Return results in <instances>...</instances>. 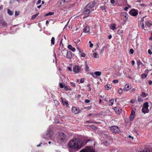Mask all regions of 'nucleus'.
<instances>
[{"mask_svg":"<svg viewBox=\"0 0 152 152\" xmlns=\"http://www.w3.org/2000/svg\"><path fill=\"white\" fill-rule=\"evenodd\" d=\"M142 113L145 114L146 113H148L149 112V110L148 108H145L142 107Z\"/></svg>","mask_w":152,"mask_h":152,"instance_id":"nucleus-17","label":"nucleus"},{"mask_svg":"<svg viewBox=\"0 0 152 152\" xmlns=\"http://www.w3.org/2000/svg\"><path fill=\"white\" fill-rule=\"evenodd\" d=\"M101 74V72L99 71H96L94 73H93L91 75L93 77L96 78L97 77L100 76Z\"/></svg>","mask_w":152,"mask_h":152,"instance_id":"nucleus-11","label":"nucleus"},{"mask_svg":"<svg viewBox=\"0 0 152 152\" xmlns=\"http://www.w3.org/2000/svg\"><path fill=\"white\" fill-rule=\"evenodd\" d=\"M72 53L70 51L67 52L66 54L67 58H70L72 57Z\"/></svg>","mask_w":152,"mask_h":152,"instance_id":"nucleus-18","label":"nucleus"},{"mask_svg":"<svg viewBox=\"0 0 152 152\" xmlns=\"http://www.w3.org/2000/svg\"><path fill=\"white\" fill-rule=\"evenodd\" d=\"M113 109L115 113L117 114H119L122 112V109L118 107H114Z\"/></svg>","mask_w":152,"mask_h":152,"instance_id":"nucleus-13","label":"nucleus"},{"mask_svg":"<svg viewBox=\"0 0 152 152\" xmlns=\"http://www.w3.org/2000/svg\"><path fill=\"white\" fill-rule=\"evenodd\" d=\"M71 0H64L65 2H68L70 1Z\"/></svg>","mask_w":152,"mask_h":152,"instance_id":"nucleus-63","label":"nucleus"},{"mask_svg":"<svg viewBox=\"0 0 152 152\" xmlns=\"http://www.w3.org/2000/svg\"><path fill=\"white\" fill-rule=\"evenodd\" d=\"M90 10L89 9H86V10L84 11L83 12V14H87L90 12Z\"/></svg>","mask_w":152,"mask_h":152,"instance_id":"nucleus-25","label":"nucleus"},{"mask_svg":"<svg viewBox=\"0 0 152 152\" xmlns=\"http://www.w3.org/2000/svg\"><path fill=\"white\" fill-rule=\"evenodd\" d=\"M53 135V132L51 130H49V131H48L46 135L44 137V138L45 139H52V137Z\"/></svg>","mask_w":152,"mask_h":152,"instance_id":"nucleus-5","label":"nucleus"},{"mask_svg":"<svg viewBox=\"0 0 152 152\" xmlns=\"http://www.w3.org/2000/svg\"><path fill=\"white\" fill-rule=\"evenodd\" d=\"M77 49L78 50V51H79V52L80 53H81V50L78 47H77Z\"/></svg>","mask_w":152,"mask_h":152,"instance_id":"nucleus-55","label":"nucleus"},{"mask_svg":"<svg viewBox=\"0 0 152 152\" xmlns=\"http://www.w3.org/2000/svg\"><path fill=\"white\" fill-rule=\"evenodd\" d=\"M147 76V75L146 74H142L141 75V77L142 78L145 79V78Z\"/></svg>","mask_w":152,"mask_h":152,"instance_id":"nucleus-35","label":"nucleus"},{"mask_svg":"<svg viewBox=\"0 0 152 152\" xmlns=\"http://www.w3.org/2000/svg\"><path fill=\"white\" fill-rule=\"evenodd\" d=\"M131 88V87L129 84H126L124 88V90L126 91H129Z\"/></svg>","mask_w":152,"mask_h":152,"instance_id":"nucleus-16","label":"nucleus"},{"mask_svg":"<svg viewBox=\"0 0 152 152\" xmlns=\"http://www.w3.org/2000/svg\"><path fill=\"white\" fill-rule=\"evenodd\" d=\"M148 83L150 85L152 84V81L151 80H149L148 82Z\"/></svg>","mask_w":152,"mask_h":152,"instance_id":"nucleus-59","label":"nucleus"},{"mask_svg":"<svg viewBox=\"0 0 152 152\" xmlns=\"http://www.w3.org/2000/svg\"><path fill=\"white\" fill-rule=\"evenodd\" d=\"M90 31V28L89 26H87L83 29V32L85 33H88Z\"/></svg>","mask_w":152,"mask_h":152,"instance_id":"nucleus-19","label":"nucleus"},{"mask_svg":"<svg viewBox=\"0 0 152 152\" xmlns=\"http://www.w3.org/2000/svg\"><path fill=\"white\" fill-rule=\"evenodd\" d=\"M145 26H144V25L143 23H142L141 26L142 28L144 29L145 30H146V28H145L146 26L148 27H150L151 25V21L150 20H147L146 21H145Z\"/></svg>","mask_w":152,"mask_h":152,"instance_id":"nucleus-7","label":"nucleus"},{"mask_svg":"<svg viewBox=\"0 0 152 152\" xmlns=\"http://www.w3.org/2000/svg\"><path fill=\"white\" fill-rule=\"evenodd\" d=\"M114 102V100L113 99H112L109 101V105H112L113 104Z\"/></svg>","mask_w":152,"mask_h":152,"instance_id":"nucleus-26","label":"nucleus"},{"mask_svg":"<svg viewBox=\"0 0 152 152\" xmlns=\"http://www.w3.org/2000/svg\"><path fill=\"white\" fill-rule=\"evenodd\" d=\"M95 4V3L93 2H90L86 6V9H89L90 10H92L93 11L94 10V7Z\"/></svg>","mask_w":152,"mask_h":152,"instance_id":"nucleus-8","label":"nucleus"},{"mask_svg":"<svg viewBox=\"0 0 152 152\" xmlns=\"http://www.w3.org/2000/svg\"><path fill=\"white\" fill-rule=\"evenodd\" d=\"M135 112L133 110H132L131 114L130 116V119L131 121H132L134 117Z\"/></svg>","mask_w":152,"mask_h":152,"instance_id":"nucleus-15","label":"nucleus"},{"mask_svg":"<svg viewBox=\"0 0 152 152\" xmlns=\"http://www.w3.org/2000/svg\"><path fill=\"white\" fill-rule=\"evenodd\" d=\"M59 141L63 143L65 142L66 140V135L63 132H61L59 134Z\"/></svg>","mask_w":152,"mask_h":152,"instance_id":"nucleus-3","label":"nucleus"},{"mask_svg":"<svg viewBox=\"0 0 152 152\" xmlns=\"http://www.w3.org/2000/svg\"><path fill=\"white\" fill-rule=\"evenodd\" d=\"M39 14V13H37L36 14H35L33 15L31 18V19H34Z\"/></svg>","mask_w":152,"mask_h":152,"instance_id":"nucleus-32","label":"nucleus"},{"mask_svg":"<svg viewBox=\"0 0 152 152\" xmlns=\"http://www.w3.org/2000/svg\"><path fill=\"white\" fill-rule=\"evenodd\" d=\"M54 14V13L53 12H48V13H47L45 15V16H48L49 15H53Z\"/></svg>","mask_w":152,"mask_h":152,"instance_id":"nucleus-27","label":"nucleus"},{"mask_svg":"<svg viewBox=\"0 0 152 152\" xmlns=\"http://www.w3.org/2000/svg\"><path fill=\"white\" fill-rule=\"evenodd\" d=\"M59 85L60 87L61 88H63L64 87L63 84L62 83H60L59 84Z\"/></svg>","mask_w":152,"mask_h":152,"instance_id":"nucleus-40","label":"nucleus"},{"mask_svg":"<svg viewBox=\"0 0 152 152\" xmlns=\"http://www.w3.org/2000/svg\"><path fill=\"white\" fill-rule=\"evenodd\" d=\"M49 21L48 20H47L46 22V25L47 26L48 24V23H49Z\"/></svg>","mask_w":152,"mask_h":152,"instance_id":"nucleus-56","label":"nucleus"},{"mask_svg":"<svg viewBox=\"0 0 152 152\" xmlns=\"http://www.w3.org/2000/svg\"><path fill=\"white\" fill-rule=\"evenodd\" d=\"M110 27L112 30H114L116 28L115 24L114 23L111 24L110 26Z\"/></svg>","mask_w":152,"mask_h":152,"instance_id":"nucleus-20","label":"nucleus"},{"mask_svg":"<svg viewBox=\"0 0 152 152\" xmlns=\"http://www.w3.org/2000/svg\"><path fill=\"white\" fill-rule=\"evenodd\" d=\"M115 0H110V2L112 4H113L115 3Z\"/></svg>","mask_w":152,"mask_h":152,"instance_id":"nucleus-52","label":"nucleus"},{"mask_svg":"<svg viewBox=\"0 0 152 152\" xmlns=\"http://www.w3.org/2000/svg\"><path fill=\"white\" fill-rule=\"evenodd\" d=\"M111 38H112V36L111 35H109V36L108 37V39H110Z\"/></svg>","mask_w":152,"mask_h":152,"instance_id":"nucleus-64","label":"nucleus"},{"mask_svg":"<svg viewBox=\"0 0 152 152\" xmlns=\"http://www.w3.org/2000/svg\"><path fill=\"white\" fill-rule=\"evenodd\" d=\"M90 102V101L88 99H86L85 100V102L86 103H88Z\"/></svg>","mask_w":152,"mask_h":152,"instance_id":"nucleus-49","label":"nucleus"},{"mask_svg":"<svg viewBox=\"0 0 152 152\" xmlns=\"http://www.w3.org/2000/svg\"><path fill=\"white\" fill-rule=\"evenodd\" d=\"M118 80H114L113 81V82L114 83H118Z\"/></svg>","mask_w":152,"mask_h":152,"instance_id":"nucleus-48","label":"nucleus"},{"mask_svg":"<svg viewBox=\"0 0 152 152\" xmlns=\"http://www.w3.org/2000/svg\"><path fill=\"white\" fill-rule=\"evenodd\" d=\"M110 129L112 132L114 133H118L120 132V130L118 127L116 126H113L110 127Z\"/></svg>","mask_w":152,"mask_h":152,"instance_id":"nucleus-6","label":"nucleus"},{"mask_svg":"<svg viewBox=\"0 0 152 152\" xmlns=\"http://www.w3.org/2000/svg\"><path fill=\"white\" fill-rule=\"evenodd\" d=\"M69 20H68V22H67V23L66 24V25L64 27V28H66V27H67V24H68V23H69Z\"/></svg>","mask_w":152,"mask_h":152,"instance_id":"nucleus-62","label":"nucleus"},{"mask_svg":"<svg viewBox=\"0 0 152 152\" xmlns=\"http://www.w3.org/2000/svg\"><path fill=\"white\" fill-rule=\"evenodd\" d=\"M73 70L75 73H77L80 71V68L77 65L73 67Z\"/></svg>","mask_w":152,"mask_h":152,"instance_id":"nucleus-10","label":"nucleus"},{"mask_svg":"<svg viewBox=\"0 0 152 152\" xmlns=\"http://www.w3.org/2000/svg\"><path fill=\"white\" fill-rule=\"evenodd\" d=\"M89 43H90V48H92L93 46V45L92 44L90 41L89 42Z\"/></svg>","mask_w":152,"mask_h":152,"instance_id":"nucleus-42","label":"nucleus"},{"mask_svg":"<svg viewBox=\"0 0 152 152\" xmlns=\"http://www.w3.org/2000/svg\"><path fill=\"white\" fill-rule=\"evenodd\" d=\"M80 56L81 57H84L86 56V55L84 53H82L80 54Z\"/></svg>","mask_w":152,"mask_h":152,"instance_id":"nucleus-41","label":"nucleus"},{"mask_svg":"<svg viewBox=\"0 0 152 152\" xmlns=\"http://www.w3.org/2000/svg\"><path fill=\"white\" fill-rule=\"evenodd\" d=\"M54 121H55L54 123L55 124H58V123H59V120H58V119H57L56 118H55L54 119Z\"/></svg>","mask_w":152,"mask_h":152,"instance_id":"nucleus-38","label":"nucleus"},{"mask_svg":"<svg viewBox=\"0 0 152 152\" xmlns=\"http://www.w3.org/2000/svg\"><path fill=\"white\" fill-rule=\"evenodd\" d=\"M148 53L150 55H151L152 54V53L151 51V50L150 49L148 50Z\"/></svg>","mask_w":152,"mask_h":152,"instance_id":"nucleus-50","label":"nucleus"},{"mask_svg":"<svg viewBox=\"0 0 152 152\" xmlns=\"http://www.w3.org/2000/svg\"><path fill=\"white\" fill-rule=\"evenodd\" d=\"M65 2L64 0H59L57 3V5L59 7H61L64 5Z\"/></svg>","mask_w":152,"mask_h":152,"instance_id":"nucleus-14","label":"nucleus"},{"mask_svg":"<svg viewBox=\"0 0 152 152\" xmlns=\"http://www.w3.org/2000/svg\"><path fill=\"white\" fill-rule=\"evenodd\" d=\"M101 9L102 10H104L105 9V6H103V7H101Z\"/></svg>","mask_w":152,"mask_h":152,"instance_id":"nucleus-53","label":"nucleus"},{"mask_svg":"<svg viewBox=\"0 0 152 152\" xmlns=\"http://www.w3.org/2000/svg\"><path fill=\"white\" fill-rule=\"evenodd\" d=\"M84 79L81 78L80 79V82L81 83H83L84 82Z\"/></svg>","mask_w":152,"mask_h":152,"instance_id":"nucleus-45","label":"nucleus"},{"mask_svg":"<svg viewBox=\"0 0 152 152\" xmlns=\"http://www.w3.org/2000/svg\"><path fill=\"white\" fill-rule=\"evenodd\" d=\"M93 56L94 58H97L99 57L98 55L96 53H94L93 54Z\"/></svg>","mask_w":152,"mask_h":152,"instance_id":"nucleus-34","label":"nucleus"},{"mask_svg":"<svg viewBox=\"0 0 152 152\" xmlns=\"http://www.w3.org/2000/svg\"><path fill=\"white\" fill-rule=\"evenodd\" d=\"M135 91V89H134V88H133L132 89L131 91L132 92H134Z\"/></svg>","mask_w":152,"mask_h":152,"instance_id":"nucleus-61","label":"nucleus"},{"mask_svg":"<svg viewBox=\"0 0 152 152\" xmlns=\"http://www.w3.org/2000/svg\"><path fill=\"white\" fill-rule=\"evenodd\" d=\"M105 88L106 90H109L112 88V86L110 84H107L105 86Z\"/></svg>","mask_w":152,"mask_h":152,"instance_id":"nucleus-23","label":"nucleus"},{"mask_svg":"<svg viewBox=\"0 0 152 152\" xmlns=\"http://www.w3.org/2000/svg\"><path fill=\"white\" fill-rule=\"evenodd\" d=\"M71 85L74 87H75V83H73V82H71Z\"/></svg>","mask_w":152,"mask_h":152,"instance_id":"nucleus-51","label":"nucleus"},{"mask_svg":"<svg viewBox=\"0 0 152 152\" xmlns=\"http://www.w3.org/2000/svg\"><path fill=\"white\" fill-rule=\"evenodd\" d=\"M19 14V12L17 11H15V16H16L17 15H18Z\"/></svg>","mask_w":152,"mask_h":152,"instance_id":"nucleus-43","label":"nucleus"},{"mask_svg":"<svg viewBox=\"0 0 152 152\" xmlns=\"http://www.w3.org/2000/svg\"><path fill=\"white\" fill-rule=\"evenodd\" d=\"M137 100L139 102H141L142 101V99L139 97L138 98Z\"/></svg>","mask_w":152,"mask_h":152,"instance_id":"nucleus-47","label":"nucleus"},{"mask_svg":"<svg viewBox=\"0 0 152 152\" xmlns=\"http://www.w3.org/2000/svg\"><path fill=\"white\" fill-rule=\"evenodd\" d=\"M64 89L66 91L71 90V89L69 86H66L64 87Z\"/></svg>","mask_w":152,"mask_h":152,"instance_id":"nucleus-30","label":"nucleus"},{"mask_svg":"<svg viewBox=\"0 0 152 152\" xmlns=\"http://www.w3.org/2000/svg\"><path fill=\"white\" fill-rule=\"evenodd\" d=\"M55 38L53 37L52 38V39H51V43H52V44L53 45H54V44H55Z\"/></svg>","mask_w":152,"mask_h":152,"instance_id":"nucleus-31","label":"nucleus"},{"mask_svg":"<svg viewBox=\"0 0 152 152\" xmlns=\"http://www.w3.org/2000/svg\"><path fill=\"white\" fill-rule=\"evenodd\" d=\"M72 112L75 114H77L80 112V110L76 107H72Z\"/></svg>","mask_w":152,"mask_h":152,"instance_id":"nucleus-12","label":"nucleus"},{"mask_svg":"<svg viewBox=\"0 0 152 152\" xmlns=\"http://www.w3.org/2000/svg\"><path fill=\"white\" fill-rule=\"evenodd\" d=\"M132 65H134V64L135 63V62L134 60H133L132 61Z\"/></svg>","mask_w":152,"mask_h":152,"instance_id":"nucleus-58","label":"nucleus"},{"mask_svg":"<svg viewBox=\"0 0 152 152\" xmlns=\"http://www.w3.org/2000/svg\"><path fill=\"white\" fill-rule=\"evenodd\" d=\"M83 145L82 141L79 138H75L69 141L68 146L69 148L79 150Z\"/></svg>","mask_w":152,"mask_h":152,"instance_id":"nucleus-1","label":"nucleus"},{"mask_svg":"<svg viewBox=\"0 0 152 152\" xmlns=\"http://www.w3.org/2000/svg\"><path fill=\"white\" fill-rule=\"evenodd\" d=\"M128 8L127 7H125L124 8V10L125 11H126L128 9Z\"/></svg>","mask_w":152,"mask_h":152,"instance_id":"nucleus-60","label":"nucleus"},{"mask_svg":"<svg viewBox=\"0 0 152 152\" xmlns=\"http://www.w3.org/2000/svg\"><path fill=\"white\" fill-rule=\"evenodd\" d=\"M68 69L70 71H72V68L70 67H68Z\"/></svg>","mask_w":152,"mask_h":152,"instance_id":"nucleus-54","label":"nucleus"},{"mask_svg":"<svg viewBox=\"0 0 152 152\" xmlns=\"http://www.w3.org/2000/svg\"><path fill=\"white\" fill-rule=\"evenodd\" d=\"M54 102L56 106H57L59 104V102L57 100H54Z\"/></svg>","mask_w":152,"mask_h":152,"instance_id":"nucleus-36","label":"nucleus"},{"mask_svg":"<svg viewBox=\"0 0 152 152\" xmlns=\"http://www.w3.org/2000/svg\"><path fill=\"white\" fill-rule=\"evenodd\" d=\"M118 93L119 94H121L123 92V90L122 89L120 88L118 91Z\"/></svg>","mask_w":152,"mask_h":152,"instance_id":"nucleus-33","label":"nucleus"},{"mask_svg":"<svg viewBox=\"0 0 152 152\" xmlns=\"http://www.w3.org/2000/svg\"><path fill=\"white\" fill-rule=\"evenodd\" d=\"M85 70L86 71H89V67H88V65L87 63V62L85 61Z\"/></svg>","mask_w":152,"mask_h":152,"instance_id":"nucleus-22","label":"nucleus"},{"mask_svg":"<svg viewBox=\"0 0 152 152\" xmlns=\"http://www.w3.org/2000/svg\"><path fill=\"white\" fill-rule=\"evenodd\" d=\"M129 13L133 16H136L138 15V12L134 9H132L129 12Z\"/></svg>","mask_w":152,"mask_h":152,"instance_id":"nucleus-9","label":"nucleus"},{"mask_svg":"<svg viewBox=\"0 0 152 152\" xmlns=\"http://www.w3.org/2000/svg\"><path fill=\"white\" fill-rule=\"evenodd\" d=\"M142 107L145 108H148V107H149L148 103V102H145L143 104Z\"/></svg>","mask_w":152,"mask_h":152,"instance_id":"nucleus-24","label":"nucleus"},{"mask_svg":"<svg viewBox=\"0 0 152 152\" xmlns=\"http://www.w3.org/2000/svg\"><path fill=\"white\" fill-rule=\"evenodd\" d=\"M137 63L138 67L140 65L142 64V62L140 61H137Z\"/></svg>","mask_w":152,"mask_h":152,"instance_id":"nucleus-39","label":"nucleus"},{"mask_svg":"<svg viewBox=\"0 0 152 152\" xmlns=\"http://www.w3.org/2000/svg\"><path fill=\"white\" fill-rule=\"evenodd\" d=\"M63 104L64 105H66V106H67L68 105V103L67 102H63Z\"/></svg>","mask_w":152,"mask_h":152,"instance_id":"nucleus-44","label":"nucleus"},{"mask_svg":"<svg viewBox=\"0 0 152 152\" xmlns=\"http://www.w3.org/2000/svg\"><path fill=\"white\" fill-rule=\"evenodd\" d=\"M140 95L143 97H146L148 95V94L144 92H142Z\"/></svg>","mask_w":152,"mask_h":152,"instance_id":"nucleus-28","label":"nucleus"},{"mask_svg":"<svg viewBox=\"0 0 152 152\" xmlns=\"http://www.w3.org/2000/svg\"><path fill=\"white\" fill-rule=\"evenodd\" d=\"M68 48L69 49L72 50L73 52H75V49L72 46L70 45H69L68 46Z\"/></svg>","mask_w":152,"mask_h":152,"instance_id":"nucleus-21","label":"nucleus"},{"mask_svg":"<svg viewBox=\"0 0 152 152\" xmlns=\"http://www.w3.org/2000/svg\"><path fill=\"white\" fill-rule=\"evenodd\" d=\"M87 87H88V90L89 91H91V88L90 84H88L87 85Z\"/></svg>","mask_w":152,"mask_h":152,"instance_id":"nucleus-37","label":"nucleus"},{"mask_svg":"<svg viewBox=\"0 0 152 152\" xmlns=\"http://www.w3.org/2000/svg\"><path fill=\"white\" fill-rule=\"evenodd\" d=\"M130 52L131 54H133L134 52V51L132 49H131L130 50Z\"/></svg>","mask_w":152,"mask_h":152,"instance_id":"nucleus-46","label":"nucleus"},{"mask_svg":"<svg viewBox=\"0 0 152 152\" xmlns=\"http://www.w3.org/2000/svg\"><path fill=\"white\" fill-rule=\"evenodd\" d=\"M80 152H95L93 148L90 146H86L81 150Z\"/></svg>","mask_w":152,"mask_h":152,"instance_id":"nucleus-4","label":"nucleus"},{"mask_svg":"<svg viewBox=\"0 0 152 152\" xmlns=\"http://www.w3.org/2000/svg\"><path fill=\"white\" fill-rule=\"evenodd\" d=\"M41 0H39L38 1H37V4H40L41 2Z\"/></svg>","mask_w":152,"mask_h":152,"instance_id":"nucleus-57","label":"nucleus"},{"mask_svg":"<svg viewBox=\"0 0 152 152\" xmlns=\"http://www.w3.org/2000/svg\"><path fill=\"white\" fill-rule=\"evenodd\" d=\"M7 13L10 15H12L13 14L12 12L9 9L7 10Z\"/></svg>","mask_w":152,"mask_h":152,"instance_id":"nucleus-29","label":"nucleus"},{"mask_svg":"<svg viewBox=\"0 0 152 152\" xmlns=\"http://www.w3.org/2000/svg\"><path fill=\"white\" fill-rule=\"evenodd\" d=\"M120 17L121 19L123 21V25H124L128 18V15L125 12H122L121 13Z\"/></svg>","mask_w":152,"mask_h":152,"instance_id":"nucleus-2","label":"nucleus"}]
</instances>
